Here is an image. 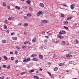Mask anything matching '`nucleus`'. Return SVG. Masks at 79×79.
Masks as SVG:
<instances>
[{
    "instance_id": "obj_4",
    "label": "nucleus",
    "mask_w": 79,
    "mask_h": 79,
    "mask_svg": "<svg viewBox=\"0 0 79 79\" xmlns=\"http://www.w3.org/2000/svg\"><path fill=\"white\" fill-rule=\"evenodd\" d=\"M11 39L12 40H16L17 39H18V38L17 37H11Z\"/></svg>"
},
{
    "instance_id": "obj_41",
    "label": "nucleus",
    "mask_w": 79,
    "mask_h": 79,
    "mask_svg": "<svg viewBox=\"0 0 79 79\" xmlns=\"http://www.w3.org/2000/svg\"><path fill=\"white\" fill-rule=\"evenodd\" d=\"M28 43V42H27V41H25L24 43V44L26 45Z\"/></svg>"
},
{
    "instance_id": "obj_9",
    "label": "nucleus",
    "mask_w": 79,
    "mask_h": 79,
    "mask_svg": "<svg viewBox=\"0 0 79 79\" xmlns=\"http://www.w3.org/2000/svg\"><path fill=\"white\" fill-rule=\"evenodd\" d=\"M40 6L41 7H44V4L43 3H41L40 4Z\"/></svg>"
},
{
    "instance_id": "obj_10",
    "label": "nucleus",
    "mask_w": 79,
    "mask_h": 79,
    "mask_svg": "<svg viewBox=\"0 0 79 79\" xmlns=\"http://www.w3.org/2000/svg\"><path fill=\"white\" fill-rule=\"evenodd\" d=\"M59 65L60 66H64V63H60Z\"/></svg>"
},
{
    "instance_id": "obj_16",
    "label": "nucleus",
    "mask_w": 79,
    "mask_h": 79,
    "mask_svg": "<svg viewBox=\"0 0 79 79\" xmlns=\"http://www.w3.org/2000/svg\"><path fill=\"white\" fill-rule=\"evenodd\" d=\"M26 2L28 4H29V5H30L31 4V1L29 0H28L26 1Z\"/></svg>"
},
{
    "instance_id": "obj_30",
    "label": "nucleus",
    "mask_w": 79,
    "mask_h": 79,
    "mask_svg": "<svg viewBox=\"0 0 79 79\" xmlns=\"http://www.w3.org/2000/svg\"><path fill=\"white\" fill-rule=\"evenodd\" d=\"M64 28L66 29H69V28L68 27H66L65 26H64Z\"/></svg>"
},
{
    "instance_id": "obj_31",
    "label": "nucleus",
    "mask_w": 79,
    "mask_h": 79,
    "mask_svg": "<svg viewBox=\"0 0 79 79\" xmlns=\"http://www.w3.org/2000/svg\"><path fill=\"white\" fill-rule=\"evenodd\" d=\"M3 58L6 60H8V58L6 56H4Z\"/></svg>"
},
{
    "instance_id": "obj_35",
    "label": "nucleus",
    "mask_w": 79,
    "mask_h": 79,
    "mask_svg": "<svg viewBox=\"0 0 79 79\" xmlns=\"http://www.w3.org/2000/svg\"><path fill=\"white\" fill-rule=\"evenodd\" d=\"M60 15L61 17H62L63 18V17H64V14H61Z\"/></svg>"
},
{
    "instance_id": "obj_19",
    "label": "nucleus",
    "mask_w": 79,
    "mask_h": 79,
    "mask_svg": "<svg viewBox=\"0 0 79 79\" xmlns=\"http://www.w3.org/2000/svg\"><path fill=\"white\" fill-rule=\"evenodd\" d=\"M23 26H24L25 27H27V26H28V24L27 23H25L24 24Z\"/></svg>"
},
{
    "instance_id": "obj_37",
    "label": "nucleus",
    "mask_w": 79,
    "mask_h": 79,
    "mask_svg": "<svg viewBox=\"0 0 79 79\" xmlns=\"http://www.w3.org/2000/svg\"><path fill=\"white\" fill-rule=\"evenodd\" d=\"M11 60L12 61H13L14 60V57H12L10 58Z\"/></svg>"
},
{
    "instance_id": "obj_39",
    "label": "nucleus",
    "mask_w": 79,
    "mask_h": 79,
    "mask_svg": "<svg viewBox=\"0 0 79 79\" xmlns=\"http://www.w3.org/2000/svg\"><path fill=\"white\" fill-rule=\"evenodd\" d=\"M15 32H12L11 33V35H15Z\"/></svg>"
},
{
    "instance_id": "obj_14",
    "label": "nucleus",
    "mask_w": 79,
    "mask_h": 79,
    "mask_svg": "<svg viewBox=\"0 0 79 79\" xmlns=\"http://www.w3.org/2000/svg\"><path fill=\"white\" fill-rule=\"evenodd\" d=\"M71 10H74V4H72L70 6Z\"/></svg>"
},
{
    "instance_id": "obj_33",
    "label": "nucleus",
    "mask_w": 79,
    "mask_h": 79,
    "mask_svg": "<svg viewBox=\"0 0 79 79\" xmlns=\"http://www.w3.org/2000/svg\"><path fill=\"white\" fill-rule=\"evenodd\" d=\"M58 68L57 67H56L54 69V71H57L58 70Z\"/></svg>"
},
{
    "instance_id": "obj_15",
    "label": "nucleus",
    "mask_w": 79,
    "mask_h": 79,
    "mask_svg": "<svg viewBox=\"0 0 79 79\" xmlns=\"http://www.w3.org/2000/svg\"><path fill=\"white\" fill-rule=\"evenodd\" d=\"M36 40L37 38H34V39L32 40V41L33 42H35L36 41Z\"/></svg>"
},
{
    "instance_id": "obj_20",
    "label": "nucleus",
    "mask_w": 79,
    "mask_h": 79,
    "mask_svg": "<svg viewBox=\"0 0 79 79\" xmlns=\"http://www.w3.org/2000/svg\"><path fill=\"white\" fill-rule=\"evenodd\" d=\"M4 26V29H7V26H6V25L5 24L3 26Z\"/></svg>"
},
{
    "instance_id": "obj_62",
    "label": "nucleus",
    "mask_w": 79,
    "mask_h": 79,
    "mask_svg": "<svg viewBox=\"0 0 79 79\" xmlns=\"http://www.w3.org/2000/svg\"><path fill=\"white\" fill-rule=\"evenodd\" d=\"M74 26H76L77 25V23H75L74 24Z\"/></svg>"
},
{
    "instance_id": "obj_3",
    "label": "nucleus",
    "mask_w": 79,
    "mask_h": 79,
    "mask_svg": "<svg viewBox=\"0 0 79 79\" xmlns=\"http://www.w3.org/2000/svg\"><path fill=\"white\" fill-rule=\"evenodd\" d=\"M42 14H43V12L42 11H40L37 13L36 15L37 16H40V15H42Z\"/></svg>"
},
{
    "instance_id": "obj_59",
    "label": "nucleus",
    "mask_w": 79,
    "mask_h": 79,
    "mask_svg": "<svg viewBox=\"0 0 79 79\" xmlns=\"http://www.w3.org/2000/svg\"><path fill=\"white\" fill-rule=\"evenodd\" d=\"M23 11H21L20 12V14H23Z\"/></svg>"
},
{
    "instance_id": "obj_49",
    "label": "nucleus",
    "mask_w": 79,
    "mask_h": 79,
    "mask_svg": "<svg viewBox=\"0 0 79 79\" xmlns=\"http://www.w3.org/2000/svg\"><path fill=\"white\" fill-rule=\"evenodd\" d=\"M76 43H77H77H79V41H78L77 40H76Z\"/></svg>"
},
{
    "instance_id": "obj_36",
    "label": "nucleus",
    "mask_w": 79,
    "mask_h": 79,
    "mask_svg": "<svg viewBox=\"0 0 79 79\" xmlns=\"http://www.w3.org/2000/svg\"><path fill=\"white\" fill-rule=\"evenodd\" d=\"M3 5L4 6H6V2H3Z\"/></svg>"
},
{
    "instance_id": "obj_45",
    "label": "nucleus",
    "mask_w": 79,
    "mask_h": 79,
    "mask_svg": "<svg viewBox=\"0 0 79 79\" xmlns=\"http://www.w3.org/2000/svg\"><path fill=\"white\" fill-rule=\"evenodd\" d=\"M62 5L63 6L68 7V6H66V5L65 4H63Z\"/></svg>"
},
{
    "instance_id": "obj_24",
    "label": "nucleus",
    "mask_w": 79,
    "mask_h": 79,
    "mask_svg": "<svg viewBox=\"0 0 79 79\" xmlns=\"http://www.w3.org/2000/svg\"><path fill=\"white\" fill-rule=\"evenodd\" d=\"M37 56L36 55V54H33L31 55V57H35L36 56Z\"/></svg>"
},
{
    "instance_id": "obj_43",
    "label": "nucleus",
    "mask_w": 79,
    "mask_h": 79,
    "mask_svg": "<svg viewBox=\"0 0 79 79\" xmlns=\"http://www.w3.org/2000/svg\"><path fill=\"white\" fill-rule=\"evenodd\" d=\"M48 74L49 76H52V74H51V73L48 72Z\"/></svg>"
},
{
    "instance_id": "obj_42",
    "label": "nucleus",
    "mask_w": 79,
    "mask_h": 79,
    "mask_svg": "<svg viewBox=\"0 0 79 79\" xmlns=\"http://www.w3.org/2000/svg\"><path fill=\"white\" fill-rule=\"evenodd\" d=\"M15 47L16 48H17V49H18V50H20V48H19V47L16 46Z\"/></svg>"
},
{
    "instance_id": "obj_11",
    "label": "nucleus",
    "mask_w": 79,
    "mask_h": 79,
    "mask_svg": "<svg viewBox=\"0 0 79 79\" xmlns=\"http://www.w3.org/2000/svg\"><path fill=\"white\" fill-rule=\"evenodd\" d=\"M2 44H5L6 42V40H3L2 41Z\"/></svg>"
},
{
    "instance_id": "obj_52",
    "label": "nucleus",
    "mask_w": 79,
    "mask_h": 79,
    "mask_svg": "<svg viewBox=\"0 0 79 79\" xmlns=\"http://www.w3.org/2000/svg\"><path fill=\"white\" fill-rule=\"evenodd\" d=\"M5 22L6 23V24H8V21L7 20H6L5 21Z\"/></svg>"
},
{
    "instance_id": "obj_63",
    "label": "nucleus",
    "mask_w": 79,
    "mask_h": 79,
    "mask_svg": "<svg viewBox=\"0 0 79 79\" xmlns=\"http://www.w3.org/2000/svg\"><path fill=\"white\" fill-rule=\"evenodd\" d=\"M40 71H42V69H40Z\"/></svg>"
},
{
    "instance_id": "obj_56",
    "label": "nucleus",
    "mask_w": 79,
    "mask_h": 79,
    "mask_svg": "<svg viewBox=\"0 0 79 79\" xmlns=\"http://www.w3.org/2000/svg\"><path fill=\"white\" fill-rule=\"evenodd\" d=\"M27 68H31V67L29 65L27 66Z\"/></svg>"
},
{
    "instance_id": "obj_22",
    "label": "nucleus",
    "mask_w": 79,
    "mask_h": 79,
    "mask_svg": "<svg viewBox=\"0 0 79 79\" xmlns=\"http://www.w3.org/2000/svg\"><path fill=\"white\" fill-rule=\"evenodd\" d=\"M22 47L23 48H26L27 46H26L25 45H23L22 46Z\"/></svg>"
},
{
    "instance_id": "obj_6",
    "label": "nucleus",
    "mask_w": 79,
    "mask_h": 79,
    "mask_svg": "<svg viewBox=\"0 0 79 79\" xmlns=\"http://www.w3.org/2000/svg\"><path fill=\"white\" fill-rule=\"evenodd\" d=\"M57 37L60 39H63L64 38V37H63V36H62L60 35H58L57 36Z\"/></svg>"
},
{
    "instance_id": "obj_34",
    "label": "nucleus",
    "mask_w": 79,
    "mask_h": 79,
    "mask_svg": "<svg viewBox=\"0 0 79 79\" xmlns=\"http://www.w3.org/2000/svg\"><path fill=\"white\" fill-rule=\"evenodd\" d=\"M4 78H5V76H4L0 77V79H3Z\"/></svg>"
},
{
    "instance_id": "obj_61",
    "label": "nucleus",
    "mask_w": 79,
    "mask_h": 79,
    "mask_svg": "<svg viewBox=\"0 0 79 79\" xmlns=\"http://www.w3.org/2000/svg\"><path fill=\"white\" fill-rule=\"evenodd\" d=\"M21 23H19L18 24L19 26H21Z\"/></svg>"
},
{
    "instance_id": "obj_21",
    "label": "nucleus",
    "mask_w": 79,
    "mask_h": 79,
    "mask_svg": "<svg viewBox=\"0 0 79 79\" xmlns=\"http://www.w3.org/2000/svg\"><path fill=\"white\" fill-rule=\"evenodd\" d=\"M22 8H23V9H25L26 10V9H27V7L25 6H23L22 7Z\"/></svg>"
},
{
    "instance_id": "obj_25",
    "label": "nucleus",
    "mask_w": 79,
    "mask_h": 79,
    "mask_svg": "<svg viewBox=\"0 0 79 79\" xmlns=\"http://www.w3.org/2000/svg\"><path fill=\"white\" fill-rule=\"evenodd\" d=\"M73 18V17H70L67 18V20H69L71 19H72Z\"/></svg>"
},
{
    "instance_id": "obj_5",
    "label": "nucleus",
    "mask_w": 79,
    "mask_h": 79,
    "mask_svg": "<svg viewBox=\"0 0 79 79\" xmlns=\"http://www.w3.org/2000/svg\"><path fill=\"white\" fill-rule=\"evenodd\" d=\"M66 58H71L72 57V55L71 54H66Z\"/></svg>"
},
{
    "instance_id": "obj_26",
    "label": "nucleus",
    "mask_w": 79,
    "mask_h": 79,
    "mask_svg": "<svg viewBox=\"0 0 79 79\" xmlns=\"http://www.w3.org/2000/svg\"><path fill=\"white\" fill-rule=\"evenodd\" d=\"M33 72H34V69H32L29 71V73H33Z\"/></svg>"
},
{
    "instance_id": "obj_50",
    "label": "nucleus",
    "mask_w": 79,
    "mask_h": 79,
    "mask_svg": "<svg viewBox=\"0 0 79 79\" xmlns=\"http://www.w3.org/2000/svg\"><path fill=\"white\" fill-rule=\"evenodd\" d=\"M10 54H11V55H13V52H10Z\"/></svg>"
},
{
    "instance_id": "obj_18",
    "label": "nucleus",
    "mask_w": 79,
    "mask_h": 79,
    "mask_svg": "<svg viewBox=\"0 0 79 79\" xmlns=\"http://www.w3.org/2000/svg\"><path fill=\"white\" fill-rule=\"evenodd\" d=\"M34 79H39V77L38 76H35L33 77Z\"/></svg>"
},
{
    "instance_id": "obj_2",
    "label": "nucleus",
    "mask_w": 79,
    "mask_h": 79,
    "mask_svg": "<svg viewBox=\"0 0 79 79\" xmlns=\"http://www.w3.org/2000/svg\"><path fill=\"white\" fill-rule=\"evenodd\" d=\"M64 34H66V32L64 30H61L59 32V35H62Z\"/></svg>"
},
{
    "instance_id": "obj_54",
    "label": "nucleus",
    "mask_w": 79,
    "mask_h": 79,
    "mask_svg": "<svg viewBox=\"0 0 79 79\" xmlns=\"http://www.w3.org/2000/svg\"><path fill=\"white\" fill-rule=\"evenodd\" d=\"M56 55L54 54V56H53V58H55V57H56Z\"/></svg>"
},
{
    "instance_id": "obj_38",
    "label": "nucleus",
    "mask_w": 79,
    "mask_h": 79,
    "mask_svg": "<svg viewBox=\"0 0 79 79\" xmlns=\"http://www.w3.org/2000/svg\"><path fill=\"white\" fill-rule=\"evenodd\" d=\"M61 44L62 45H64L65 44V41H63L61 42Z\"/></svg>"
},
{
    "instance_id": "obj_29",
    "label": "nucleus",
    "mask_w": 79,
    "mask_h": 79,
    "mask_svg": "<svg viewBox=\"0 0 79 79\" xmlns=\"http://www.w3.org/2000/svg\"><path fill=\"white\" fill-rule=\"evenodd\" d=\"M31 16V13H28L27 15V16H28V17H30Z\"/></svg>"
},
{
    "instance_id": "obj_53",
    "label": "nucleus",
    "mask_w": 79,
    "mask_h": 79,
    "mask_svg": "<svg viewBox=\"0 0 79 79\" xmlns=\"http://www.w3.org/2000/svg\"><path fill=\"white\" fill-rule=\"evenodd\" d=\"M51 78H53V77H54V76H53V75H51Z\"/></svg>"
},
{
    "instance_id": "obj_44",
    "label": "nucleus",
    "mask_w": 79,
    "mask_h": 79,
    "mask_svg": "<svg viewBox=\"0 0 79 79\" xmlns=\"http://www.w3.org/2000/svg\"><path fill=\"white\" fill-rule=\"evenodd\" d=\"M29 10H32V8L31 7H30Z\"/></svg>"
},
{
    "instance_id": "obj_58",
    "label": "nucleus",
    "mask_w": 79,
    "mask_h": 79,
    "mask_svg": "<svg viewBox=\"0 0 79 79\" xmlns=\"http://www.w3.org/2000/svg\"><path fill=\"white\" fill-rule=\"evenodd\" d=\"M24 35H26V34H27V32H24Z\"/></svg>"
},
{
    "instance_id": "obj_55",
    "label": "nucleus",
    "mask_w": 79,
    "mask_h": 79,
    "mask_svg": "<svg viewBox=\"0 0 79 79\" xmlns=\"http://www.w3.org/2000/svg\"><path fill=\"white\" fill-rule=\"evenodd\" d=\"M35 73H37V74H39V71H36Z\"/></svg>"
},
{
    "instance_id": "obj_60",
    "label": "nucleus",
    "mask_w": 79,
    "mask_h": 79,
    "mask_svg": "<svg viewBox=\"0 0 79 79\" xmlns=\"http://www.w3.org/2000/svg\"><path fill=\"white\" fill-rule=\"evenodd\" d=\"M58 41H56L55 42V44H58Z\"/></svg>"
},
{
    "instance_id": "obj_27",
    "label": "nucleus",
    "mask_w": 79,
    "mask_h": 79,
    "mask_svg": "<svg viewBox=\"0 0 79 79\" xmlns=\"http://www.w3.org/2000/svg\"><path fill=\"white\" fill-rule=\"evenodd\" d=\"M26 72H22L21 73V75H23V74H26Z\"/></svg>"
},
{
    "instance_id": "obj_32",
    "label": "nucleus",
    "mask_w": 79,
    "mask_h": 79,
    "mask_svg": "<svg viewBox=\"0 0 79 79\" xmlns=\"http://www.w3.org/2000/svg\"><path fill=\"white\" fill-rule=\"evenodd\" d=\"M2 68H5L6 67V65L5 64H3L2 65Z\"/></svg>"
},
{
    "instance_id": "obj_51",
    "label": "nucleus",
    "mask_w": 79,
    "mask_h": 79,
    "mask_svg": "<svg viewBox=\"0 0 79 79\" xmlns=\"http://www.w3.org/2000/svg\"><path fill=\"white\" fill-rule=\"evenodd\" d=\"M7 7V8H8V9H10V6H8Z\"/></svg>"
},
{
    "instance_id": "obj_23",
    "label": "nucleus",
    "mask_w": 79,
    "mask_h": 79,
    "mask_svg": "<svg viewBox=\"0 0 79 79\" xmlns=\"http://www.w3.org/2000/svg\"><path fill=\"white\" fill-rule=\"evenodd\" d=\"M39 58L40 59H42L43 58V56L42 55H39Z\"/></svg>"
},
{
    "instance_id": "obj_8",
    "label": "nucleus",
    "mask_w": 79,
    "mask_h": 79,
    "mask_svg": "<svg viewBox=\"0 0 79 79\" xmlns=\"http://www.w3.org/2000/svg\"><path fill=\"white\" fill-rule=\"evenodd\" d=\"M42 23H48V21L47 20H43L42 21Z\"/></svg>"
},
{
    "instance_id": "obj_57",
    "label": "nucleus",
    "mask_w": 79,
    "mask_h": 79,
    "mask_svg": "<svg viewBox=\"0 0 79 79\" xmlns=\"http://www.w3.org/2000/svg\"><path fill=\"white\" fill-rule=\"evenodd\" d=\"M45 37L46 38H47V39H48V36H46Z\"/></svg>"
},
{
    "instance_id": "obj_64",
    "label": "nucleus",
    "mask_w": 79,
    "mask_h": 79,
    "mask_svg": "<svg viewBox=\"0 0 79 79\" xmlns=\"http://www.w3.org/2000/svg\"><path fill=\"white\" fill-rule=\"evenodd\" d=\"M72 79H77V78H72Z\"/></svg>"
},
{
    "instance_id": "obj_40",
    "label": "nucleus",
    "mask_w": 79,
    "mask_h": 79,
    "mask_svg": "<svg viewBox=\"0 0 79 79\" xmlns=\"http://www.w3.org/2000/svg\"><path fill=\"white\" fill-rule=\"evenodd\" d=\"M24 19H28L27 17L26 16H24Z\"/></svg>"
},
{
    "instance_id": "obj_48",
    "label": "nucleus",
    "mask_w": 79,
    "mask_h": 79,
    "mask_svg": "<svg viewBox=\"0 0 79 79\" xmlns=\"http://www.w3.org/2000/svg\"><path fill=\"white\" fill-rule=\"evenodd\" d=\"M15 55H17L18 54V51H16L15 52Z\"/></svg>"
},
{
    "instance_id": "obj_17",
    "label": "nucleus",
    "mask_w": 79,
    "mask_h": 79,
    "mask_svg": "<svg viewBox=\"0 0 79 79\" xmlns=\"http://www.w3.org/2000/svg\"><path fill=\"white\" fill-rule=\"evenodd\" d=\"M63 23L65 24H68L69 22L68 21H64L63 22Z\"/></svg>"
},
{
    "instance_id": "obj_7",
    "label": "nucleus",
    "mask_w": 79,
    "mask_h": 79,
    "mask_svg": "<svg viewBox=\"0 0 79 79\" xmlns=\"http://www.w3.org/2000/svg\"><path fill=\"white\" fill-rule=\"evenodd\" d=\"M15 19V18H14V17H9L8 19V20H11V19Z\"/></svg>"
},
{
    "instance_id": "obj_13",
    "label": "nucleus",
    "mask_w": 79,
    "mask_h": 79,
    "mask_svg": "<svg viewBox=\"0 0 79 79\" xmlns=\"http://www.w3.org/2000/svg\"><path fill=\"white\" fill-rule=\"evenodd\" d=\"M15 8L16 9H17V10H20V7L18 6H15Z\"/></svg>"
},
{
    "instance_id": "obj_47",
    "label": "nucleus",
    "mask_w": 79,
    "mask_h": 79,
    "mask_svg": "<svg viewBox=\"0 0 79 79\" xmlns=\"http://www.w3.org/2000/svg\"><path fill=\"white\" fill-rule=\"evenodd\" d=\"M7 68L8 69H9L10 68V66L9 65L7 66Z\"/></svg>"
},
{
    "instance_id": "obj_1",
    "label": "nucleus",
    "mask_w": 79,
    "mask_h": 79,
    "mask_svg": "<svg viewBox=\"0 0 79 79\" xmlns=\"http://www.w3.org/2000/svg\"><path fill=\"white\" fill-rule=\"evenodd\" d=\"M29 61H31V58L30 57H27L26 59H24L23 60V61L24 63H27Z\"/></svg>"
},
{
    "instance_id": "obj_46",
    "label": "nucleus",
    "mask_w": 79,
    "mask_h": 79,
    "mask_svg": "<svg viewBox=\"0 0 79 79\" xmlns=\"http://www.w3.org/2000/svg\"><path fill=\"white\" fill-rule=\"evenodd\" d=\"M18 60H16L15 61V63H18Z\"/></svg>"
},
{
    "instance_id": "obj_12",
    "label": "nucleus",
    "mask_w": 79,
    "mask_h": 79,
    "mask_svg": "<svg viewBox=\"0 0 79 79\" xmlns=\"http://www.w3.org/2000/svg\"><path fill=\"white\" fill-rule=\"evenodd\" d=\"M32 60L33 61H37L38 60L35 57H33L32 59Z\"/></svg>"
},
{
    "instance_id": "obj_28",
    "label": "nucleus",
    "mask_w": 79,
    "mask_h": 79,
    "mask_svg": "<svg viewBox=\"0 0 79 79\" xmlns=\"http://www.w3.org/2000/svg\"><path fill=\"white\" fill-rule=\"evenodd\" d=\"M44 42L45 43H47L48 42V40L47 39H45L44 40Z\"/></svg>"
}]
</instances>
